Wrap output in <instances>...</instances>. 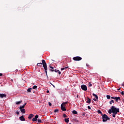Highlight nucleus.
<instances>
[{"label": "nucleus", "instance_id": "b1692460", "mask_svg": "<svg viewBox=\"0 0 124 124\" xmlns=\"http://www.w3.org/2000/svg\"><path fill=\"white\" fill-rule=\"evenodd\" d=\"M107 98H108V99H110V98H111V96H110L109 95H107Z\"/></svg>", "mask_w": 124, "mask_h": 124}, {"label": "nucleus", "instance_id": "e433bc0d", "mask_svg": "<svg viewBox=\"0 0 124 124\" xmlns=\"http://www.w3.org/2000/svg\"><path fill=\"white\" fill-rule=\"evenodd\" d=\"M111 98L112 99H115V97H111Z\"/></svg>", "mask_w": 124, "mask_h": 124}, {"label": "nucleus", "instance_id": "a878e982", "mask_svg": "<svg viewBox=\"0 0 124 124\" xmlns=\"http://www.w3.org/2000/svg\"><path fill=\"white\" fill-rule=\"evenodd\" d=\"M42 63V64H44L46 63V62H45V60H43Z\"/></svg>", "mask_w": 124, "mask_h": 124}, {"label": "nucleus", "instance_id": "7c9ffc66", "mask_svg": "<svg viewBox=\"0 0 124 124\" xmlns=\"http://www.w3.org/2000/svg\"><path fill=\"white\" fill-rule=\"evenodd\" d=\"M88 86H89V87H92V86H93V85L91 83V82H89V83L88 84Z\"/></svg>", "mask_w": 124, "mask_h": 124}, {"label": "nucleus", "instance_id": "a19ab883", "mask_svg": "<svg viewBox=\"0 0 124 124\" xmlns=\"http://www.w3.org/2000/svg\"><path fill=\"white\" fill-rule=\"evenodd\" d=\"M46 93H49V90H47V91H46Z\"/></svg>", "mask_w": 124, "mask_h": 124}, {"label": "nucleus", "instance_id": "9d476101", "mask_svg": "<svg viewBox=\"0 0 124 124\" xmlns=\"http://www.w3.org/2000/svg\"><path fill=\"white\" fill-rule=\"evenodd\" d=\"M0 97L1 98H3V97H6V94L3 93L0 94Z\"/></svg>", "mask_w": 124, "mask_h": 124}, {"label": "nucleus", "instance_id": "37998d69", "mask_svg": "<svg viewBox=\"0 0 124 124\" xmlns=\"http://www.w3.org/2000/svg\"><path fill=\"white\" fill-rule=\"evenodd\" d=\"M67 68H68V66L65 67V69H67Z\"/></svg>", "mask_w": 124, "mask_h": 124}, {"label": "nucleus", "instance_id": "412c9836", "mask_svg": "<svg viewBox=\"0 0 124 124\" xmlns=\"http://www.w3.org/2000/svg\"><path fill=\"white\" fill-rule=\"evenodd\" d=\"M37 65L38 66H42V63H38L37 64Z\"/></svg>", "mask_w": 124, "mask_h": 124}, {"label": "nucleus", "instance_id": "c9c22d12", "mask_svg": "<svg viewBox=\"0 0 124 124\" xmlns=\"http://www.w3.org/2000/svg\"><path fill=\"white\" fill-rule=\"evenodd\" d=\"M65 69V68H61V70L62 71V70H64Z\"/></svg>", "mask_w": 124, "mask_h": 124}, {"label": "nucleus", "instance_id": "dca6fc26", "mask_svg": "<svg viewBox=\"0 0 124 124\" xmlns=\"http://www.w3.org/2000/svg\"><path fill=\"white\" fill-rule=\"evenodd\" d=\"M21 103H22V101L16 102V105H19V104H21Z\"/></svg>", "mask_w": 124, "mask_h": 124}, {"label": "nucleus", "instance_id": "bb28decb", "mask_svg": "<svg viewBox=\"0 0 124 124\" xmlns=\"http://www.w3.org/2000/svg\"><path fill=\"white\" fill-rule=\"evenodd\" d=\"M112 103H114V100H111L110 102H109V104H112Z\"/></svg>", "mask_w": 124, "mask_h": 124}, {"label": "nucleus", "instance_id": "f3484780", "mask_svg": "<svg viewBox=\"0 0 124 124\" xmlns=\"http://www.w3.org/2000/svg\"><path fill=\"white\" fill-rule=\"evenodd\" d=\"M72 113L73 114H75V115H77V114H78V112H77V111L75 110H73Z\"/></svg>", "mask_w": 124, "mask_h": 124}, {"label": "nucleus", "instance_id": "aec40b11", "mask_svg": "<svg viewBox=\"0 0 124 124\" xmlns=\"http://www.w3.org/2000/svg\"><path fill=\"white\" fill-rule=\"evenodd\" d=\"M50 71H52V72H53V71H55V72H59V70H50Z\"/></svg>", "mask_w": 124, "mask_h": 124}, {"label": "nucleus", "instance_id": "6ab92c4d", "mask_svg": "<svg viewBox=\"0 0 124 124\" xmlns=\"http://www.w3.org/2000/svg\"><path fill=\"white\" fill-rule=\"evenodd\" d=\"M64 122H65V123H69V119L68 118H65V119H64Z\"/></svg>", "mask_w": 124, "mask_h": 124}, {"label": "nucleus", "instance_id": "49530a36", "mask_svg": "<svg viewBox=\"0 0 124 124\" xmlns=\"http://www.w3.org/2000/svg\"><path fill=\"white\" fill-rule=\"evenodd\" d=\"M71 124V123H70V124Z\"/></svg>", "mask_w": 124, "mask_h": 124}, {"label": "nucleus", "instance_id": "20e7f679", "mask_svg": "<svg viewBox=\"0 0 124 124\" xmlns=\"http://www.w3.org/2000/svg\"><path fill=\"white\" fill-rule=\"evenodd\" d=\"M43 66L45 69V72H46V76H48L47 75V71L48 70V68H47V63H45V64H43Z\"/></svg>", "mask_w": 124, "mask_h": 124}, {"label": "nucleus", "instance_id": "1a4fd4ad", "mask_svg": "<svg viewBox=\"0 0 124 124\" xmlns=\"http://www.w3.org/2000/svg\"><path fill=\"white\" fill-rule=\"evenodd\" d=\"M93 96H94L95 98H96V99H94L93 100L94 101H96V99H98V96H97V95H96V94H95L94 93H93Z\"/></svg>", "mask_w": 124, "mask_h": 124}, {"label": "nucleus", "instance_id": "f03ea898", "mask_svg": "<svg viewBox=\"0 0 124 124\" xmlns=\"http://www.w3.org/2000/svg\"><path fill=\"white\" fill-rule=\"evenodd\" d=\"M102 120H103V122H107L108 121H110V118H108L107 116V115L104 114L102 115Z\"/></svg>", "mask_w": 124, "mask_h": 124}, {"label": "nucleus", "instance_id": "ddd939ff", "mask_svg": "<svg viewBox=\"0 0 124 124\" xmlns=\"http://www.w3.org/2000/svg\"><path fill=\"white\" fill-rule=\"evenodd\" d=\"M33 116L34 115L32 114H30L29 116L28 117V119H29V120H31V119H32Z\"/></svg>", "mask_w": 124, "mask_h": 124}, {"label": "nucleus", "instance_id": "f704fd0d", "mask_svg": "<svg viewBox=\"0 0 124 124\" xmlns=\"http://www.w3.org/2000/svg\"><path fill=\"white\" fill-rule=\"evenodd\" d=\"M88 108L90 110H91V107H90V106H88Z\"/></svg>", "mask_w": 124, "mask_h": 124}, {"label": "nucleus", "instance_id": "c85d7f7f", "mask_svg": "<svg viewBox=\"0 0 124 124\" xmlns=\"http://www.w3.org/2000/svg\"><path fill=\"white\" fill-rule=\"evenodd\" d=\"M37 88V86L34 85L32 89H36Z\"/></svg>", "mask_w": 124, "mask_h": 124}, {"label": "nucleus", "instance_id": "9b49d317", "mask_svg": "<svg viewBox=\"0 0 124 124\" xmlns=\"http://www.w3.org/2000/svg\"><path fill=\"white\" fill-rule=\"evenodd\" d=\"M88 100L86 101V103H88L90 104L91 102H92V100H91V98H89V97H87Z\"/></svg>", "mask_w": 124, "mask_h": 124}, {"label": "nucleus", "instance_id": "f8f14e48", "mask_svg": "<svg viewBox=\"0 0 124 124\" xmlns=\"http://www.w3.org/2000/svg\"><path fill=\"white\" fill-rule=\"evenodd\" d=\"M114 99L116 102H118V100H121V97H115Z\"/></svg>", "mask_w": 124, "mask_h": 124}, {"label": "nucleus", "instance_id": "4c0bfd02", "mask_svg": "<svg viewBox=\"0 0 124 124\" xmlns=\"http://www.w3.org/2000/svg\"><path fill=\"white\" fill-rule=\"evenodd\" d=\"M58 73H59V74L61 75L62 73L61 72V71H59L58 72Z\"/></svg>", "mask_w": 124, "mask_h": 124}, {"label": "nucleus", "instance_id": "cd10ccee", "mask_svg": "<svg viewBox=\"0 0 124 124\" xmlns=\"http://www.w3.org/2000/svg\"><path fill=\"white\" fill-rule=\"evenodd\" d=\"M68 102H65L62 103L63 104V106H64V104H67Z\"/></svg>", "mask_w": 124, "mask_h": 124}, {"label": "nucleus", "instance_id": "423d86ee", "mask_svg": "<svg viewBox=\"0 0 124 124\" xmlns=\"http://www.w3.org/2000/svg\"><path fill=\"white\" fill-rule=\"evenodd\" d=\"M38 115H35L34 118H33L32 120V122H36L37 121V119H38Z\"/></svg>", "mask_w": 124, "mask_h": 124}, {"label": "nucleus", "instance_id": "473e14b6", "mask_svg": "<svg viewBox=\"0 0 124 124\" xmlns=\"http://www.w3.org/2000/svg\"><path fill=\"white\" fill-rule=\"evenodd\" d=\"M16 113L17 115H19V114H20V112H19L18 111H16Z\"/></svg>", "mask_w": 124, "mask_h": 124}, {"label": "nucleus", "instance_id": "393cba45", "mask_svg": "<svg viewBox=\"0 0 124 124\" xmlns=\"http://www.w3.org/2000/svg\"><path fill=\"white\" fill-rule=\"evenodd\" d=\"M58 111H59V109L56 108V109L54 110V113H57V112H58Z\"/></svg>", "mask_w": 124, "mask_h": 124}, {"label": "nucleus", "instance_id": "7ed1b4c3", "mask_svg": "<svg viewBox=\"0 0 124 124\" xmlns=\"http://www.w3.org/2000/svg\"><path fill=\"white\" fill-rule=\"evenodd\" d=\"M73 60L76 62H79V61H82V58L80 56H76L73 57Z\"/></svg>", "mask_w": 124, "mask_h": 124}, {"label": "nucleus", "instance_id": "39448f33", "mask_svg": "<svg viewBox=\"0 0 124 124\" xmlns=\"http://www.w3.org/2000/svg\"><path fill=\"white\" fill-rule=\"evenodd\" d=\"M81 88L82 89V90L83 91H85V92H86V91H87L88 89L87 88V86H86V85H82L81 86Z\"/></svg>", "mask_w": 124, "mask_h": 124}, {"label": "nucleus", "instance_id": "0eeeda50", "mask_svg": "<svg viewBox=\"0 0 124 124\" xmlns=\"http://www.w3.org/2000/svg\"><path fill=\"white\" fill-rule=\"evenodd\" d=\"M61 110L62 111H66V108L64 107L63 104H61Z\"/></svg>", "mask_w": 124, "mask_h": 124}, {"label": "nucleus", "instance_id": "5701e85b", "mask_svg": "<svg viewBox=\"0 0 124 124\" xmlns=\"http://www.w3.org/2000/svg\"><path fill=\"white\" fill-rule=\"evenodd\" d=\"M38 123H39L40 124H42V121L41 119H38Z\"/></svg>", "mask_w": 124, "mask_h": 124}, {"label": "nucleus", "instance_id": "2f4dec72", "mask_svg": "<svg viewBox=\"0 0 124 124\" xmlns=\"http://www.w3.org/2000/svg\"><path fill=\"white\" fill-rule=\"evenodd\" d=\"M48 105L49 106H52V103H51V102H48Z\"/></svg>", "mask_w": 124, "mask_h": 124}, {"label": "nucleus", "instance_id": "72a5a7b5", "mask_svg": "<svg viewBox=\"0 0 124 124\" xmlns=\"http://www.w3.org/2000/svg\"><path fill=\"white\" fill-rule=\"evenodd\" d=\"M50 68H51V69H54V67L53 66H49Z\"/></svg>", "mask_w": 124, "mask_h": 124}, {"label": "nucleus", "instance_id": "ea45409f", "mask_svg": "<svg viewBox=\"0 0 124 124\" xmlns=\"http://www.w3.org/2000/svg\"><path fill=\"white\" fill-rule=\"evenodd\" d=\"M23 105H24V106H26L27 105V103H25Z\"/></svg>", "mask_w": 124, "mask_h": 124}, {"label": "nucleus", "instance_id": "58836bf2", "mask_svg": "<svg viewBox=\"0 0 124 124\" xmlns=\"http://www.w3.org/2000/svg\"><path fill=\"white\" fill-rule=\"evenodd\" d=\"M120 90H121V88H119V89H117L116 92H118V91H120Z\"/></svg>", "mask_w": 124, "mask_h": 124}, {"label": "nucleus", "instance_id": "a18cd8bd", "mask_svg": "<svg viewBox=\"0 0 124 124\" xmlns=\"http://www.w3.org/2000/svg\"><path fill=\"white\" fill-rule=\"evenodd\" d=\"M51 85H52L53 86V84H52V83H51Z\"/></svg>", "mask_w": 124, "mask_h": 124}, {"label": "nucleus", "instance_id": "6e6552de", "mask_svg": "<svg viewBox=\"0 0 124 124\" xmlns=\"http://www.w3.org/2000/svg\"><path fill=\"white\" fill-rule=\"evenodd\" d=\"M19 120H20L22 122H25V121H26V119H25V118H24V116H23V115L19 117Z\"/></svg>", "mask_w": 124, "mask_h": 124}, {"label": "nucleus", "instance_id": "c03bdc74", "mask_svg": "<svg viewBox=\"0 0 124 124\" xmlns=\"http://www.w3.org/2000/svg\"><path fill=\"white\" fill-rule=\"evenodd\" d=\"M52 86H53L54 88H55V85H52Z\"/></svg>", "mask_w": 124, "mask_h": 124}, {"label": "nucleus", "instance_id": "f257e3e1", "mask_svg": "<svg viewBox=\"0 0 124 124\" xmlns=\"http://www.w3.org/2000/svg\"><path fill=\"white\" fill-rule=\"evenodd\" d=\"M108 114H111V113H113L112 114V117L113 118H115L116 117V115H117V113L120 112V109L119 108H117L115 107V106H112L108 110Z\"/></svg>", "mask_w": 124, "mask_h": 124}, {"label": "nucleus", "instance_id": "4468645a", "mask_svg": "<svg viewBox=\"0 0 124 124\" xmlns=\"http://www.w3.org/2000/svg\"><path fill=\"white\" fill-rule=\"evenodd\" d=\"M20 109V111L22 113H26V109H25V108H21V109Z\"/></svg>", "mask_w": 124, "mask_h": 124}, {"label": "nucleus", "instance_id": "2eb2a0df", "mask_svg": "<svg viewBox=\"0 0 124 124\" xmlns=\"http://www.w3.org/2000/svg\"><path fill=\"white\" fill-rule=\"evenodd\" d=\"M97 113L98 114H100V115H102V116H103V114L102 113V112H101V110H100V109L98 110Z\"/></svg>", "mask_w": 124, "mask_h": 124}, {"label": "nucleus", "instance_id": "c756f323", "mask_svg": "<svg viewBox=\"0 0 124 124\" xmlns=\"http://www.w3.org/2000/svg\"><path fill=\"white\" fill-rule=\"evenodd\" d=\"M63 118H66L67 117V116L66 115V114H63Z\"/></svg>", "mask_w": 124, "mask_h": 124}, {"label": "nucleus", "instance_id": "a211bd4d", "mask_svg": "<svg viewBox=\"0 0 124 124\" xmlns=\"http://www.w3.org/2000/svg\"><path fill=\"white\" fill-rule=\"evenodd\" d=\"M31 90H32V88H29L27 89V92L28 93H31Z\"/></svg>", "mask_w": 124, "mask_h": 124}, {"label": "nucleus", "instance_id": "4be33fe9", "mask_svg": "<svg viewBox=\"0 0 124 124\" xmlns=\"http://www.w3.org/2000/svg\"><path fill=\"white\" fill-rule=\"evenodd\" d=\"M24 108H25V105H23L22 106H20L19 107V109H24Z\"/></svg>", "mask_w": 124, "mask_h": 124}, {"label": "nucleus", "instance_id": "79ce46f5", "mask_svg": "<svg viewBox=\"0 0 124 124\" xmlns=\"http://www.w3.org/2000/svg\"><path fill=\"white\" fill-rule=\"evenodd\" d=\"M0 76H2V73H0Z\"/></svg>", "mask_w": 124, "mask_h": 124}]
</instances>
